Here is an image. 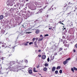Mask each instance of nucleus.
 <instances>
[{"instance_id":"f257e3e1","label":"nucleus","mask_w":77,"mask_h":77,"mask_svg":"<svg viewBox=\"0 0 77 77\" xmlns=\"http://www.w3.org/2000/svg\"><path fill=\"white\" fill-rule=\"evenodd\" d=\"M28 72L29 74H32V73H33V72H32V69H30L28 71Z\"/></svg>"},{"instance_id":"f03ea898","label":"nucleus","mask_w":77,"mask_h":77,"mask_svg":"<svg viewBox=\"0 0 77 77\" xmlns=\"http://www.w3.org/2000/svg\"><path fill=\"white\" fill-rule=\"evenodd\" d=\"M36 43H37V41H35L34 43L35 47H38Z\"/></svg>"},{"instance_id":"7ed1b4c3","label":"nucleus","mask_w":77,"mask_h":77,"mask_svg":"<svg viewBox=\"0 0 77 77\" xmlns=\"http://www.w3.org/2000/svg\"><path fill=\"white\" fill-rule=\"evenodd\" d=\"M56 70V67H53L52 69V72H54V71Z\"/></svg>"},{"instance_id":"20e7f679","label":"nucleus","mask_w":77,"mask_h":77,"mask_svg":"<svg viewBox=\"0 0 77 77\" xmlns=\"http://www.w3.org/2000/svg\"><path fill=\"white\" fill-rule=\"evenodd\" d=\"M42 59H45L46 58V55H44L42 56Z\"/></svg>"},{"instance_id":"39448f33","label":"nucleus","mask_w":77,"mask_h":77,"mask_svg":"<svg viewBox=\"0 0 77 77\" xmlns=\"http://www.w3.org/2000/svg\"><path fill=\"white\" fill-rule=\"evenodd\" d=\"M9 5L11 6H13V2H10L9 4Z\"/></svg>"},{"instance_id":"423d86ee","label":"nucleus","mask_w":77,"mask_h":77,"mask_svg":"<svg viewBox=\"0 0 77 77\" xmlns=\"http://www.w3.org/2000/svg\"><path fill=\"white\" fill-rule=\"evenodd\" d=\"M15 64V62L14 61H11L10 62V64L12 65H14Z\"/></svg>"},{"instance_id":"0eeeda50","label":"nucleus","mask_w":77,"mask_h":77,"mask_svg":"<svg viewBox=\"0 0 77 77\" xmlns=\"http://www.w3.org/2000/svg\"><path fill=\"white\" fill-rule=\"evenodd\" d=\"M68 62V61L66 60L63 63V64H64V65H66V63H67Z\"/></svg>"},{"instance_id":"6e6552de","label":"nucleus","mask_w":77,"mask_h":77,"mask_svg":"<svg viewBox=\"0 0 77 77\" xmlns=\"http://www.w3.org/2000/svg\"><path fill=\"white\" fill-rule=\"evenodd\" d=\"M35 33H39V30L38 29L36 30Z\"/></svg>"},{"instance_id":"1a4fd4ad","label":"nucleus","mask_w":77,"mask_h":77,"mask_svg":"<svg viewBox=\"0 0 77 77\" xmlns=\"http://www.w3.org/2000/svg\"><path fill=\"white\" fill-rule=\"evenodd\" d=\"M3 18V15H1L0 16V20H2Z\"/></svg>"},{"instance_id":"9d476101","label":"nucleus","mask_w":77,"mask_h":77,"mask_svg":"<svg viewBox=\"0 0 77 77\" xmlns=\"http://www.w3.org/2000/svg\"><path fill=\"white\" fill-rule=\"evenodd\" d=\"M47 70V68H46V67H45L43 69V70L44 71H46Z\"/></svg>"},{"instance_id":"9b49d317","label":"nucleus","mask_w":77,"mask_h":77,"mask_svg":"<svg viewBox=\"0 0 77 77\" xmlns=\"http://www.w3.org/2000/svg\"><path fill=\"white\" fill-rule=\"evenodd\" d=\"M64 46H65V47H67V48H68V47H69V45H66L65 44Z\"/></svg>"},{"instance_id":"f8f14e48","label":"nucleus","mask_w":77,"mask_h":77,"mask_svg":"<svg viewBox=\"0 0 77 77\" xmlns=\"http://www.w3.org/2000/svg\"><path fill=\"white\" fill-rule=\"evenodd\" d=\"M42 12V9H40L39 11H38L39 13H41Z\"/></svg>"},{"instance_id":"ddd939ff","label":"nucleus","mask_w":77,"mask_h":77,"mask_svg":"<svg viewBox=\"0 0 77 77\" xmlns=\"http://www.w3.org/2000/svg\"><path fill=\"white\" fill-rule=\"evenodd\" d=\"M28 43H29V42H27L26 43L24 44L25 45H26V46L27 45H28Z\"/></svg>"},{"instance_id":"4468645a","label":"nucleus","mask_w":77,"mask_h":77,"mask_svg":"<svg viewBox=\"0 0 77 77\" xmlns=\"http://www.w3.org/2000/svg\"><path fill=\"white\" fill-rule=\"evenodd\" d=\"M63 50V48H59V51H58V52H59L60 51H62Z\"/></svg>"},{"instance_id":"2eb2a0df","label":"nucleus","mask_w":77,"mask_h":77,"mask_svg":"<svg viewBox=\"0 0 77 77\" xmlns=\"http://www.w3.org/2000/svg\"><path fill=\"white\" fill-rule=\"evenodd\" d=\"M60 66H58L57 68L56 69H60Z\"/></svg>"},{"instance_id":"dca6fc26","label":"nucleus","mask_w":77,"mask_h":77,"mask_svg":"<svg viewBox=\"0 0 77 77\" xmlns=\"http://www.w3.org/2000/svg\"><path fill=\"white\" fill-rule=\"evenodd\" d=\"M55 74H57L58 73V71L57 70L55 71Z\"/></svg>"},{"instance_id":"f3484780","label":"nucleus","mask_w":77,"mask_h":77,"mask_svg":"<svg viewBox=\"0 0 77 77\" xmlns=\"http://www.w3.org/2000/svg\"><path fill=\"white\" fill-rule=\"evenodd\" d=\"M73 69L74 70H75V71H77V68H75V67H73Z\"/></svg>"},{"instance_id":"a211bd4d","label":"nucleus","mask_w":77,"mask_h":77,"mask_svg":"<svg viewBox=\"0 0 77 77\" xmlns=\"http://www.w3.org/2000/svg\"><path fill=\"white\" fill-rule=\"evenodd\" d=\"M70 59H71V58H69L67 59L66 60V61H68V60H70Z\"/></svg>"},{"instance_id":"6ab92c4d","label":"nucleus","mask_w":77,"mask_h":77,"mask_svg":"<svg viewBox=\"0 0 77 77\" xmlns=\"http://www.w3.org/2000/svg\"><path fill=\"white\" fill-rule=\"evenodd\" d=\"M35 71H36V68H33V71H34V72H35Z\"/></svg>"},{"instance_id":"aec40b11","label":"nucleus","mask_w":77,"mask_h":77,"mask_svg":"<svg viewBox=\"0 0 77 77\" xmlns=\"http://www.w3.org/2000/svg\"><path fill=\"white\" fill-rule=\"evenodd\" d=\"M59 72L60 74H62V70H60L59 71Z\"/></svg>"},{"instance_id":"412c9836","label":"nucleus","mask_w":77,"mask_h":77,"mask_svg":"<svg viewBox=\"0 0 77 77\" xmlns=\"http://www.w3.org/2000/svg\"><path fill=\"white\" fill-rule=\"evenodd\" d=\"M48 64L47 63H45V66H48Z\"/></svg>"},{"instance_id":"4be33fe9","label":"nucleus","mask_w":77,"mask_h":77,"mask_svg":"<svg viewBox=\"0 0 77 77\" xmlns=\"http://www.w3.org/2000/svg\"><path fill=\"white\" fill-rule=\"evenodd\" d=\"M71 70L73 72H74V69H73V68H71Z\"/></svg>"},{"instance_id":"5701e85b","label":"nucleus","mask_w":77,"mask_h":77,"mask_svg":"<svg viewBox=\"0 0 77 77\" xmlns=\"http://www.w3.org/2000/svg\"><path fill=\"white\" fill-rule=\"evenodd\" d=\"M2 32H3L2 33H4L5 32V30H2Z\"/></svg>"},{"instance_id":"b1692460","label":"nucleus","mask_w":77,"mask_h":77,"mask_svg":"<svg viewBox=\"0 0 77 77\" xmlns=\"http://www.w3.org/2000/svg\"><path fill=\"white\" fill-rule=\"evenodd\" d=\"M35 38H34L33 39H32V41H34L35 40Z\"/></svg>"},{"instance_id":"393cba45","label":"nucleus","mask_w":77,"mask_h":77,"mask_svg":"<svg viewBox=\"0 0 77 77\" xmlns=\"http://www.w3.org/2000/svg\"><path fill=\"white\" fill-rule=\"evenodd\" d=\"M32 33V32H26L25 33H26V34H27V33Z\"/></svg>"},{"instance_id":"a878e982","label":"nucleus","mask_w":77,"mask_h":77,"mask_svg":"<svg viewBox=\"0 0 77 77\" xmlns=\"http://www.w3.org/2000/svg\"><path fill=\"white\" fill-rule=\"evenodd\" d=\"M25 63H27V62H28V61H27V60H25Z\"/></svg>"},{"instance_id":"bb28decb","label":"nucleus","mask_w":77,"mask_h":77,"mask_svg":"<svg viewBox=\"0 0 77 77\" xmlns=\"http://www.w3.org/2000/svg\"><path fill=\"white\" fill-rule=\"evenodd\" d=\"M47 61L48 62H49V61H50V58H48L47 59Z\"/></svg>"},{"instance_id":"cd10ccee","label":"nucleus","mask_w":77,"mask_h":77,"mask_svg":"<svg viewBox=\"0 0 77 77\" xmlns=\"http://www.w3.org/2000/svg\"><path fill=\"white\" fill-rule=\"evenodd\" d=\"M33 42H30L29 43V45H31V44H33Z\"/></svg>"},{"instance_id":"c85d7f7f","label":"nucleus","mask_w":77,"mask_h":77,"mask_svg":"<svg viewBox=\"0 0 77 77\" xmlns=\"http://www.w3.org/2000/svg\"><path fill=\"white\" fill-rule=\"evenodd\" d=\"M40 38H42L43 36H42V35H40Z\"/></svg>"},{"instance_id":"c756f323","label":"nucleus","mask_w":77,"mask_h":77,"mask_svg":"<svg viewBox=\"0 0 77 77\" xmlns=\"http://www.w3.org/2000/svg\"><path fill=\"white\" fill-rule=\"evenodd\" d=\"M69 8H70V7L69 6H68V7L66 8V10H67V9H68Z\"/></svg>"},{"instance_id":"7c9ffc66","label":"nucleus","mask_w":77,"mask_h":77,"mask_svg":"<svg viewBox=\"0 0 77 77\" xmlns=\"http://www.w3.org/2000/svg\"><path fill=\"white\" fill-rule=\"evenodd\" d=\"M48 36V34H46L45 35V36Z\"/></svg>"},{"instance_id":"2f4dec72","label":"nucleus","mask_w":77,"mask_h":77,"mask_svg":"<svg viewBox=\"0 0 77 77\" xmlns=\"http://www.w3.org/2000/svg\"><path fill=\"white\" fill-rule=\"evenodd\" d=\"M37 68H39V66L38 65V66H36Z\"/></svg>"},{"instance_id":"473e14b6","label":"nucleus","mask_w":77,"mask_h":77,"mask_svg":"<svg viewBox=\"0 0 77 77\" xmlns=\"http://www.w3.org/2000/svg\"><path fill=\"white\" fill-rule=\"evenodd\" d=\"M65 37L64 36H63V39H65Z\"/></svg>"},{"instance_id":"72a5a7b5","label":"nucleus","mask_w":77,"mask_h":77,"mask_svg":"<svg viewBox=\"0 0 77 77\" xmlns=\"http://www.w3.org/2000/svg\"><path fill=\"white\" fill-rule=\"evenodd\" d=\"M38 57H41V55H38Z\"/></svg>"},{"instance_id":"f704fd0d","label":"nucleus","mask_w":77,"mask_h":77,"mask_svg":"<svg viewBox=\"0 0 77 77\" xmlns=\"http://www.w3.org/2000/svg\"><path fill=\"white\" fill-rule=\"evenodd\" d=\"M47 6V5H46L45 7H44V8H43V9H45V8H46V7Z\"/></svg>"},{"instance_id":"c9c22d12","label":"nucleus","mask_w":77,"mask_h":77,"mask_svg":"<svg viewBox=\"0 0 77 77\" xmlns=\"http://www.w3.org/2000/svg\"><path fill=\"white\" fill-rule=\"evenodd\" d=\"M38 52H41V50H39L38 51Z\"/></svg>"},{"instance_id":"e433bc0d","label":"nucleus","mask_w":77,"mask_h":77,"mask_svg":"<svg viewBox=\"0 0 77 77\" xmlns=\"http://www.w3.org/2000/svg\"><path fill=\"white\" fill-rule=\"evenodd\" d=\"M70 13H71V12H70L69 13H68V14H67V15H68V14L69 15V14H70Z\"/></svg>"},{"instance_id":"4c0bfd02","label":"nucleus","mask_w":77,"mask_h":77,"mask_svg":"<svg viewBox=\"0 0 77 77\" xmlns=\"http://www.w3.org/2000/svg\"><path fill=\"white\" fill-rule=\"evenodd\" d=\"M41 41V38H39L38 40V41Z\"/></svg>"},{"instance_id":"58836bf2","label":"nucleus","mask_w":77,"mask_h":77,"mask_svg":"<svg viewBox=\"0 0 77 77\" xmlns=\"http://www.w3.org/2000/svg\"><path fill=\"white\" fill-rule=\"evenodd\" d=\"M35 39V40H36V41H37V40H38V38H36Z\"/></svg>"},{"instance_id":"ea45409f","label":"nucleus","mask_w":77,"mask_h":77,"mask_svg":"<svg viewBox=\"0 0 77 77\" xmlns=\"http://www.w3.org/2000/svg\"><path fill=\"white\" fill-rule=\"evenodd\" d=\"M5 45H2V47H5Z\"/></svg>"},{"instance_id":"a19ab883","label":"nucleus","mask_w":77,"mask_h":77,"mask_svg":"<svg viewBox=\"0 0 77 77\" xmlns=\"http://www.w3.org/2000/svg\"><path fill=\"white\" fill-rule=\"evenodd\" d=\"M70 24H71V25H70V26H72V25H73V24H72V23H70Z\"/></svg>"},{"instance_id":"79ce46f5","label":"nucleus","mask_w":77,"mask_h":77,"mask_svg":"<svg viewBox=\"0 0 77 77\" xmlns=\"http://www.w3.org/2000/svg\"><path fill=\"white\" fill-rule=\"evenodd\" d=\"M51 29H52V27H50L49 28V30H51Z\"/></svg>"},{"instance_id":"37998d69","label":"nucleus","mask_w":77,"mask_h":77,"mask_svg":"<svg viewBox=\"0 0 77 77\" xmlns=\"http://www.w3.org/2000/svg\"><path fill=\"white\" fill-rule=\"evenodd\" d=\"M75 47H76V48H77V44H76L75 45Z\"/></svg>"},{"instance_id":"c03bdc74","label":"nucleus","mask_w":77,"mask_h":77,"mask_svg":"<svg viewBox=\"0 0 77 77\" xmlns=\"http://www.w3.org/2000/svg\"><path fill=\"white\" fill-rule=\"evenodd\" d=\"M73 51L74 52V53H75V49H74L73 50Z\"/></svg>"},{"instance_id":"a18cd8bd","label":"nucleus","mask_w":77,"mask_h":77,"mask_svg":"<svg viewBox=\"0 0 77 77\" xmlns=\"http://www.w3.org/2000/svg\"><path fill=\"white\" fill-rule=\"evenodd\" d=\"M59 23H60V24H61V23H62V22H61V21H60V22H59Z\"/></svg>"},{"instance_id":"49530a36","label":"nucleus","mask_w":77,"mask_h":77,"mask_svg":"<svg viewBox=\"0 0 77 77\" xmlns=\"http://www.w3.org/2000/svg\"><path fill=\"white\" fill-rule=\"evenodd\" d=\"M41 41H42V40H43V38H41Z\"/></svg>"},{"instance_id":"de8ad7c7","label":"nucleus","mask_w":77,"mask_h":77,"mask_svg":"<svg viewBox=\"0 0 77 77\" xmlns=\"http://www.w3.org/2000/svg\"><path fill=\"white\" fill-rule=\"evenodd\" d=\"M63 44H65V42H64V41L63 42Z\"/></svg>"},{"instance_id":"09e8293b","label":"nucleus","mask_w":77,"mask_h":77,"mask_svg":"<svg viewBox=\"0 0 77 77\" xmlns=\"http://www.w3.org/2000/svg\"><path fill=\"white\" fill-rule=\"evenodd\" d=\"M38 72V71H35V72Z\"/></svg>"},{"instance_id":"8fccbe9b","label":"nucleus","mask_w":77,"mask_h":77,"mask_svg":"<svg viewBox=\"0 0 77 77\" xmlns=\"http://www.w3.org/2000/svg\"><path fill=\"white\" fill-rule=\"evenodd\" d=\"M26 2H27L28 1H29V0H26Z\"/></svg>"},{"instance_id":"3c124183","label":"nucleus","mask_w":77,"mask_h":77,"mask_svg":"<svg viewBox=\"0 0 77 77\" xmlns=\"http://www.w3.org/2000/svg\"><path fill=\"white\" fill-rule=\"evenodd\" d=\"M61 24H63V23H61Z\"/></svg>"},{"instance_id":"603ef678","label":"nucleus","mask_w":77,"mask_h":77,"mask_svg":"<svg viewBox=\"0 0 77 77\" xmlns=\"http://www.w3.org/2000/svg\"><path fill=\"white\" fill-rule=\"evenodd\" d=\"M49 10H51V9H48V11H49Z\"/></svg>"},{"instance_id":"864d4df0","label":"nucleus","mask_w":77,"mask_h":77,"mask_svg":"<svg viewBox=\"0 0 77 77\" xmlns=\"http://www.w3.org/2000/svg\"><path fill=\"white\" fill-rule=\"evenodd\" d=\"M2 44V42H0V44Z\"/></svg>"},{"instance_id":"5fc2aeb1","label":"nucleus","mask_w":77,"mask_h":77,"mask_svg":"<svg viewBox=\"0 0 77 77\" xmlns=\"http://www.w3.org/2000/svg\"><path fill=\"white\" fill-rule=\"evenodd\" d=\"M64 29H66V28H64Z\"/></svg>"},{"instance_id":"6e6d98bb","label":"nucleus","mask_w":77,"mask_h":77,"mask_svg":"<svg viewBox=\"0 0 77 77\" xmlns=\"http://www.w3.org/2000/svg\"><path fill=\"white\" fill-rule=\"evenodd\" d=\"M14 6H15V7H16V5H14Z\"/></svg>"},{"instance_id":"4d7b16f0","label":"nucleus","mask_w":77,"mask_h":77,"mask_svg":"<svg viewBox=\"0 0 77 77\" xmlns=\"http://www.w3.org/2000/svg\"><path fill=\"white\" fill-rule=\"evenodd\" d=\"M15 46L14 47H13V48H14L15 47Z\"/></svg>"},{"instance_id":"13d9d810","label":"nucleus","mask_w":77,"mask_h":77,"mask_svg":"<svg viewBox=\"0 0 77 77\" xmlns=\"http://www.w3.org/2000/svg\"><path fill=\"white\" fill-rule=\"evenodd\" d=\"M69 3H70V2L69 3Z\"/></svg>"},{"instance_id":"bf43d9fd","label":"nucleus","mask_w":77,"mask_h":77,"mask_svg":"<svg viewBox=\"0 0 77 77\" xmlns=\"http://www.w3.org/2000/svg\"><path fill=\"white\" fill-rule=\"evenodd\" d=\"M62 54V53H60V54Z\"/></svg>"},{"instance_id":"052dcab7","label":"nucleus","mask_w":77,"mask_h":77,"mask_svg":"<svg viewBox=\"0 0 77 77\" xmlns=\"http://www.w3.org/2000/svg\"><path fill=\"white\" fill-rule=\"evenodd\" d=\"M63 22V21L62 22V23Z\"/></svg>"},{"instance_id":"680f3d73","label":"nucleus","mask_w":77,"mask_h":77,"mask_svg":"<svg viewBox=\"0 0 77 77\" xmlns=\"http://www.w3.org/2000/svg\"><path fill=\"white\" fill-rule=\"evenodd\" d=\"M1 47H0V49H1Z\"/></svg>"},{"instance_id":"e2e57ef3","label":"nucleus","mask_w":77,"mask_h":77,"mask_svg":"<svg viewBox=\"0 0 77 77\" xmlns=\"http://www.w3.org/2000/svg\"><path fill=\"white\" fill-rule=\"evenodd\" d=\"M10 47H11V45H10Z\"/></svg>"},{"instance_id":"0e129e2a","label":"nucleus","mask_w":77,"mask_h":77,"mask_svg":"<svg viewBox=\"0 0 77 77\" xmlns=\"http://www.w3.org/2000/svg\"><path fill=\"white\" fill-rule=\"evenodd\" d=\"M0 29H1V28L0 27Z\"/></svg>"},{"instance_id":"69168bd1","label":"nucleus","mask_w":77,"mask_h":77,"mask_svg":"<svg viewBox=\"0 0 77 77\" xmlns=\"http://www.w3.org/2000/svg\"><path fill=\"white\" fill-rule=\"evenodd\" d=\"M1 74V72H0V74Z\"/></svg>"},{"instance_id":"338daca9","label":"nucleus","mask_w":77,"mask_h":77,"mask_svg":"<svg viewBox=\"0 0 77 77\" xmlns=\"http://www.w3.org/2000/svg\"><path fill=\"white\" fill-rule=\"evenodd\" d=\"M44 53V54H45V53Z\"/></svg>"},{"instance_id":"774afa93","label":"nucleus","mask_w":77,"mask_h":77,"mask_svg":"<svg viewBox=\"0 0 77 77\" xmlns=\"http://www.w3.org/2000/svg\"><path fill=\"white\" fill-rule=\"evenodd\" d=\"M74 11H75V10H74Z\"/></svg>"}]
</instances>
